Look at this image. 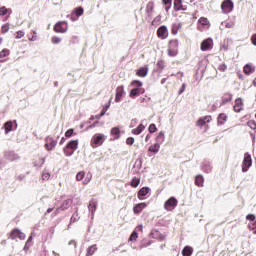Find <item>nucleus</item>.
I'll use <instances>...</instances> for the list:
<instances>
[{
    "mask_svg": "<svg viewBox=\"0 0 256 256\" xmlns=\"http://www.w3.org/2000/svg\"><path fill=\"white\" fill-rule=\"evenodd\" d=\"M131 87H135L130 91V97H137L139 95H141V93H144L143 91V82L139 81V80H134L131 83Z\"/></svg>",
    "mask_w": 256,
    "mask_h": 256,
    "instance_id": "obj_1",
    "label": "nucleus"
},
{
    "mask_svg": "<svg viewBox=\"0 0 256 256\" xmlns=\"http://www.w3.org/2000/svg\"><path fill=\"white\" fill-rule=\"evenodd\" d=\"M77 147H79V140H71L64 148L66 157H71L75 153V150H77Z\"/></svg>",
    "mask_w": 256,
    "mask_h": 256,
    "instance_id": "obj_2",
    "label": "nucleus"
},
{
    "mask_svg": "<svg viewBox=\"0 0 256 256\" xmlns=\"http://www.w3.org/2000/svg\"><path fill=\"white\" fill-rule=\"evenodd\" d=\"M106 137L102 133H96L91 140L92 147L95 149V147H99V145H103L105 143Z\"/></svg>",
    "mask_w": 256,
    "mask_h": 256,
    "instance_id": "obj_3",
    "label": "nucleus"
},
{
    "mask_svg": "<svg viewBox=\"0 0 256 256\" xmlns=\"http://www.w3.org/2000/svg\"><path fill=\"white\" fill-rule=\"evenodd\" d=\"M179 48L178 40H171L168 47V55L169 57H176Z\"/></svg>",
    "mask_w": 256,
    "mask_h": 256,
    "instance_id": "obj_4",
    "label": "nucleus"
},
{
    "mask_svg": "<svg viewBox=\"0 0 256 256\" xmlns=\"http://www.w3.org/2000/svg\"><path fill=\"white\" fill-rule=\"evenodd\" d=\"M178 201L175 199V197H170L165 203H164V209L166 211H173L175 207H177Z\"/></svg>",
    "mask_w": 256,
    "mask_h": 256,
    "instance_id": "obj_5",
    "label": "nucleus"
},
{
    "mask_svg": "<svg viewBox=\"0 0 256 256\" xmlns=\"http://www.w3.org/2000/svg\"><path fill=\"white\" fill-rule=\"evenodd\" d=\"M251 165H253V161L251 160V155L246 153L244 156L243 163H242L243 173H246V171H249V167H251Z\"/></svg>",
    "mask_w": 256,
    "mask_h": 256,
    "instance_id": "obj_6",
    "label": "nucleus"
},
{
    "mask_svg": "<svg viewBox=\"0 0 256 256\" xmlns=\"http://www.w3.org/2000/svg\"><path fill=\"white\" fill-rule=\"evenodd\" d=\"M69 29V26L67 24V22L63 21V22H58L55 26H54V31L56 33H67V30Z\"/></svg>",
    "mask_w": 256,
    "mask_h": 256,
    "instance_id": "obj_7",
    "label": "nucleus"
},
{
    "mask_svg": "<svg viewBox=\"0 0 256 256\" xmlns=\"http://www.w3.org/2000/svg\"><path fill=\"white\" fill-rule=\"evenodd\" d=\"M221 9L223 13H231L233 11V1L224 0L221 4Z\"/></svg>",
    "mask_w": 256,
    "mask_h": 256,
    "instance_id": "obj_8",
    "label": "nucleus"
},
{
    "mask_svg": "<svg viewBox=\"0 0 256 256\" xmlns=\"http://www.w3.org/2000/svg\"><path fill=\"white\" fill-rule=\"evenodd\" d=\"M45 142V148L47 149V151H52V149H55V147H57V141H55L53 137H47L45 139Z\"/></svg>",
    "mask_w": 256,
    "mask_h": 256,
    "instance_id": "obj_9",
    "label": "nucleus"
},
{
    "mask_svg": "<svg viewBox=\"0 0 256 256\" xmlns=\"http://www.w3.org/2000/svg\"><path fill=\"white\" fill-rule=\"evenodd\" d=\"M71 205H73V200L71 199H67L65 200L61 207L57 208L54 212L55 215H57L59 213V211H66V209H69V207H71Z\"/></svg>",
    "mask_w": 256,
    "mask_h": 256,
    "instance_id": "obj_10",
    "label": "nucleus"
},
{
    "mask_svg": "<svg viewBox=\"0 0 256 256\" xmlns=\"http://www.w3.org/2000/svg\"><path fill=\"white\" fill-rule=\"evenodd\" d=\"M10 238L12 239H20V241H23L25 239V234L21 232L19 229L12 230L10 234Z\"/></svg>",
    "mask_w": 256,
    "mask_h": 256,
    "instance_id": "obj_11",
    "label": "nucleus"
},
{
    "mask_svg": "<svg viewBox=\"0 0 256 256\" xmlns=\"http://www.w3.org/2000/svg\"><path fill=\"white\" fill-rule=\"evenodd\" d=\"M213 47V40L208 38L201 43V51H209Z\"/></svg>",
    "mask_w": 256,
    "mask_h": 256,
    "instance_id": "obj_12",
    "label": "nucleus"
},
{
    "mask_svg": "<svg viewBox=\"0 0 256 256\" xmlns=\"http://www.w3.org/2000/svg\"><path fill=\"white\" fill-rule=\"evenodd\" d=\"M123 95H125V90H124L123 86L117 87L116 97H115L116 103L121 102V99H123Z\"/></svg>",
    "mask_w": 256,
    "mask_h": 256,
    "instance_id": "obj_13",
    "label": "nucleus"
},
{
    "mask_svg": "<svg viewBox=\"0 0 256 256\" xmlns=\"http://www.w3.org/2000/svg\"><path fill=\"white\" fill-rule=\"evenodd\" d=\"M157 35L160 39H167L169 32L165 26H161L157 31Z\"/></svg>",
    "mask_w": 256,
    "mask_h": 256,
    "instance_id": "obj_14",
    "label": "nucleus"
},
{
    "mask_svg": "<svg viewBox=\"0 0 256 256\" xmlns=\"http://www.w3.org/2000/svg\"><path fill=\"white\" fill-rule=\"evenodd\" d=\"M45 164V158L44 157H35L33 160V165L34 167H36L37 169H41V167H43V165Z\"/></svg>",
    "mask_w": 256,
    "mask_h": 256,
    "instance_id": "obj_15",
    "label": "nucleus"
},
{
    "mask_svg": "<svg viewBox=\"0 0 256 256\" xmlns=\"http://www.w3.org/2000/svg\"><path fill=\"white\" fill-rule=\"evenodd\" d=\"M234 111L235 113H241L243 111V99L237 98L235 100Z\"/></svg>",
    "mask_w": 256,
    "mask_h": 256,
    "instance_id": "obj_16",
    "label": "nucleus"
},
{
    "mask_svg": "<svg viewBox=\"0 0 256 256\" xmlns=\"http://www.w3.org/2000/svg\"><path fill=\"white\" fill-rule=\"evenodd\" d=\"M88 209L91 212L93 217V215H95V211H97V200L95 199L90 200Z\"/></svg>",
    "mask_w": 256,
    "mask_h": 256,
    "instance_id": "obj_17",
    "label": "nucleus"
},
{
    "mask_svg": "<svg viewBox=\"0 0 256 256\" xmlns=\"http://www.w3.org/2000/svg\"><path fill=\"white\" fill-rule=\"evenodd\" d=\"M5 158L8 159V161H17L19 156L15 152H5Z\"/></svg>",
    "mask_w": 256,
    "mask_h": 256,
    "instance_id": "obj_18",
    "label": "nucleus"
},
{
    "mask_svg": "<svg viewBox=\"0 0 256 256\" xmlns=\"http://www.w3.org/2000/svg\"><path fill=\"white\" fill-rule=\"evenodd\" d=\"M151 189L149 187H143L138 192V199L142 200L143 197H145Z\"/></svg>",
    "mask_w": 256,
    "mask_h": 256,
    "instance_id": "obj_19",
    "label": "nucleus"
},
{
    "mask_svg": "<svg viewBox=\"0 0 256 256\" xmlns=\"http://www.w3.org/2000/svg\"><path fill=\"white\" fill-rule=\"evenodd\" d=\"M145 207H147L146 203H139L133 208V212L137 215V214L141 213V211H143V209H145Z\"/></svg>",
    "mask_w": 256,
    "mask_h": 256,
    "instance_id": "obj_20",
    "label": "nucleus"
},
{
    "mask_svg": "<svg viewBox=\"0 0 256 256\" xmlns=\"http://www.w3.org/2000/svg\"><path fill=\"white\" fill-rule=\"evenodd\" d=\"M147 73H149V68L142 67L139 70H137L136 75H138V77H147Z\"/></svg>",
    "mask_w": 256,
    "mask_h": 256,
    "instance_id": "obj_21",
    "label": "nucleus"
},
{
    "mask_svg": "<svg viewBox=\"0 0 256 256\" xmlns=\"http://www.w3.org/2000/svg\"><path fill=\"white\" fill-rule=\"evenodd\" d=\"M209 121H211V116H205L197 121V125L198 127H203V125H205V123H209Z\"/></svg>",
    "mask_w": 256,
    "mask_h": 256,
    "instance_id": "obj_22",
    "label": "nucleus"
},
{
    "mask_svg": "<svg viewBox=\"0 0 256 256\" xmlns=\"http://www.w3.org/2000/svg\"><path fill=\"white\" fill-rule=\"evenodd\" d=\"M244 73L246 75H251V73H255V67L252 66L251 64H246L244 66Z\"/></svg>",
    "mask_w": 256,
    "mask_h": 256,
    "instance_id": "obj_23",
    "label": "nucleus"
},
{
    "mask_svg": "<svg viewBox=\"0 0 256 256\" xmlns=\"http://www.w3.org/2000/svg\"><path fill=\"white\" fill-rule=\"evenodd\" d=\"M182 255L183 256H191V255H193V248H191V246L184 247V249L182 250Z\"/></svg>",
    "mask_w": 256,
    "mask_h": 256,
    "instance_id": "obj_24",
    "label": "nucleus"
},
{
    "mask_svg": "<svg viewBox=\"0 0 256 256\" xmlns=\"http://www.w3.org/2000/svg\"><path fill=\"white\" fill-rule=\"evenodd\" d=\"M95 251H97V245L94 244L87 248L86 256H92L95 253Z\"/></svg>",
    "mask_w": 256,
    "mask_h": 256,
    "instance_id": "obj_25",
    "label": "nucleus"
},
{
    "mask_svg": "<svg viewBox=\"0 0 256 256\" xmlns=\"http://www.w3.org/2000/svg\"><path fill=\"white\" fill-rule=\"evenodd\" d=\"M159 149H161V144L159 143H155L149 147V151H151V153H159Z\"/></svg>",
    "mask_w": 256,
    "mask_h": 256,
    "instance_id": "obj_26",
    "label": "nucleus"
},
{
    "mask_svg": "<svg viewBox=\"0 0 256 256\" xmlns=\"http://www.w3.org/2000/svg\"><path fill=\"white\" fill-rule=\"evenodd\" d=\"M143 131H145V127L143 126V124H140L136 129L132 130V133L134 135H141Z\"/></svg>",
    "mask_w": 256,
    "mask_h": 256,
    "instance_id": "obj_27",
    "label": "nucleus"
},
{
    "mask_svg": "<svg viewBox=\"0 0 256 256\" xmlns=\"http://www.w3.org/2000/svg\"><path fill=\"white\" fill-rule=\"evenodd\" d=\"M211 169H212L211 163H209V162H204V163L202 164V170H204L205 173H211Z\"/></svg>",
    "mask_w": 256,
    "mask_h": 256,
    "instance_id": "obj_28",
    "label": "nucleus"
},
{
    "mask_svg": "<svg viewBox=\"0 0 256 256\" xmlns=\"http://www.w3.org/2000/svg\"><path fill=\"white\" fill-rule=\"evenodd\" d=\"M203 183H204L203 176L201 175L196 176L195 184L197 185V187H203Z\"/></svg>",
    "mask_w": 256,
    "mask_h": 256,
    "instance_id": "obj_29",
    "label": "nucleus"
},
{
    "mask_svg": "<svg viewBox=\"0 0 256 256\" xmlns=\"http://www.w3.org/2000/svg\"><path fill=\"white\" fill-rule=\"evenodd\" d=\"M5 132L9 133L10 131H13V122L8 121L4 124Z\"/></svg>",
    "mask_w": 256,
    "mask_h": 256,
    "instance_id": "obj_30",
    "label": "nucleus"
},
{
    "mask_svg": "<svg viewBox=\"0 0 256 256\" xmlns=\"http://www.w3.org/2000/svg\"><path fill=\"white\" fill-rule=\"evenodd\" d=\"M0 15H11V9H7L5 6L0 8Z\"/></svg>",
    "mask_w": 256,
    "mask_h": 256,
    "instance_id": "obj_31",
    "label": "nucleus"
},
{
    "mask_svg": "<svg viewBox=\"0 0 256 256\" xmlns=\"http://www.w3.org/2000/svg\"><path fill=\"white\" fill-rule=\"evenodd\" d=\"M225 121H227V115L225 114H220L218 116V125H223V123H225Z\"/></svg>",
    "mask_w": 256,
    "mask_h": 256,
    "instance_id": "obj_32",
    "label": "nucleus"
},
{
    "mask_svg": "<svg viewBox=\"0 0 256 256\" xmlns=\"http://www.w3.org/2000/svg\"><path fill=\"white\" fill-rule=\"evenodd\" d=\"M121 134V130L118 127H114L111 129V135H115L116 139H119V135Z\"/></svg>",
    "mask_w": 256,
    "mask_h": 256,
    "instance_id": "obj_33",
    "label": "nucleus"
},
{
    "mask_svg": "<svg viewBox=\"0 0 256 256\" xmlns=\"http://www.w3.org/2000/svg\"><path fill=\"white\" fill-rule=\"evenodd\" d=\"M182 0H174V7L176 11H181L183 9V6L181 5Z\"/></svg>",
    "mask_w": 256,
    "mask_h": 256,
    "instance_id": "obj_34",
    "label": "nucleus"
},
{
    "mask_svg": "<svg viewBox=\"0 0 256 256\" xmlns=\"http://www.w3.org/2000/svg\"><path fill=\"white\" fill-rule=\"evenodd\" d=\"M198 23H200V25H202L203 27H207V25H209V20H207V18L205 17H201L198 20Z\"/></svg>",
    "mask_w": 256,
    "mask_h": 256,
    "instance_id": "obj_35",
    "label": "nucleus"
},
{
    "mask_svg": "<svg viewBox=\"0 0 256 256\" xmlns=\"http://www.w3.org/2000/svg\"><path fill=\"white\" fill-rule=\"evenodd\" d=\"M72 13L74 15H76V17H81V15H83V8L82 7H78Z\"/></svg>",
    "mask_w": 256,
    "mask_h": 256,
    "instance_id": "obj_36",
    "label": "nucleus"
},
{
    "mask_svg": "<svg viewBox=\"0 0 256 256\" xmlns=\"http://www.w3.org/2000/svg\"><path fill=\"white\" fill-rule=\"evenodd\" d=\"M50 178H51V174L49 172H47V170H44L42 172L43 181H49Z\"/></svg>",
    "mask_w": 256,
    "mask_h": 256,
    "instance_id": "obj_37",
    "label": "nucleus"
},
{
    "mask_svg": "<svg viewBox=\"0 0 256 256\" xmlns=\"http://www.w3.org/2000/svg\"><path fill=\"white\" fill-rule=\"evenodd\" d=\"M76 221H79V213L77 212V210L72 215V217L70 219V223H76Z\"/></svg>",
    "mask_w": 256,
    "mask_h": 256,
    "instance_id": "obj_38",
    "label": "nucleus"
},
{
    "mask_svg": "<svg viewBox=\"0 0 256 256\" xmlns=\"http://www.w3.org/2000/svg\"><path fill=\"white\" fill-rule=\"evenodd\" d=\"M139 183H141V179L134 177L132 179L131 185H132V187H139Z\"/></svg>",
    "mask_w": 256,
    "mask_h": 256,
    "instance_id": "obj_39",
    "label": "nucleus"
},
{
    "mask_svg": "<svg viewBox=\"0 0 256 256\" xmlns=\"http://www.w3.org/2000/svg\"><path fill=\"white\" fill-rule=\"evenodd\" d=\"M83 179H85V172H83V171L78 172L77 175H76V180L77 181H83Z\"/></svg>",
    "mask_w": 256,
    "mask_h": 256,
    "instance_id": "obj_40",
    "label": "nucleus"
},
{
    "mask_svg": "<svg viewBox=\"0 0 256 256\" xmlns=\"http://www.w3.org/2000/svg\"><path fill=\"white\" fill-rule=\"evenodd\" d=\"M231 99H232L231 94H225V95L222 97V102H223V103H229V101H231Z\"/></svg>",
    "mask_w": 256,
    "mask_h": 256,
    "instance_id": "obj_41",
    "label": "nucleus"
},
{
    "mask_svg": "<svg viewBox=\"0 0 256 256\" xmlns=\"http://www.w3.org/2000/svg\"><path fill=\"white\" fill-rule=\"evenodd\" d=\"M162 1H163V4L165 5L166 11H169V9H171V2L173 0H162Z\"/></svg>",
    "mask_w": 256,
    "mask_h": 256,
    "instance_id": "obj_42",
    "label": "nucleus"
},
{
    "mask_svg": "<svg viewBox=\"0 0 256 256\" xmlns=\"http://www.w3.org/2000/svg\"><path fill=\"white\" fill-rule=\"evenodd\" d=\"M51 42H52L54 45H58V43H61V38H59V37H57V36H54V37H52Z\"/></svg>",
    "mask_w": 256,
    "mask_h": 256,
    "instance_id": "obj_43",
    "label": "nucleus"
},
{
    "mask_svg": "<svg viewBox=\"0 0 256 256\" xmlns=\"http://www.w3.org/2000/svg\"><path fill=\"white\" fill-rule=\"evenodd\" d=\"M248 127H250V129H256V122L255 120H250L247 123Z\"/></svg>",
    "mask_w": 256,
    "mask_h": 256,
    "instance_id": "obj_44",
    "label": "nucleus"
},
{
    "mask_svg": "<svg viewBox=\"0 0 256 256\" xmlns=\"http://www.w3.org/2000/svg\"><path fill=\"white\" fill-rule=\"evenodd\" d=\"M137 237H139V234H137V231H134L130 236V241H137Z\"/></svg>",
    "mask_w": 256,
    "mask_h": 256,
    "instance_id": "obj_45",
    "label": "nucleus"
},
{
    "mask_svg": "<svg viewBox=\"0 0 256 256\" xmlns=\"http://www.w3.org/2000/svg\"><path fill=\"white\" fill-rule=\"evenodd\" d=\"M9 24H4L1 28L2 33H9Z\"/></svg>",
    "mask_w": 256,
    "mask_h": 256,
    "instance_id": "obj_46",
    "label": "nucleus"
},
{
    "mask_svg": "<svg viewBox=\"0 0 256 256\" xmlns=\"http://www.w3.org/2000/svg\"><path fill=\"white\" fill-rule=\"evenodd\" d=\"M9 55V50L4 49L0 52V58L7 57Z\"/></svg>",
    "mask_w": 256,
    "mask_h": 256,
    "instance_id": "obj_47",
    "label": "nucleus"
},
{
    "mask_svg": "<svg viewBox=\"0 0 256 256\" xmlns=\"http://www.w3.org/2000/svg\"><path fill=\"white\" fill-rule=\"evenodd\" d=\"M22 37H25V32L20 30L16 33V39H22Z\"/></svg>",
    "mask_w": 256,
    "mask_h": 256,
    "instance_id": "obj_48",
    "label": "nucleus"
},
{
    "mask_svg": "<svg viewBox=\"0 0 256 256\" xmlns=\"http://www.w3.org/2000/svg\"><path fill=\"white\" fill-rule=\"evenodd\" d=\"M155 131H157V126H155V124H150L149 132L150 133H155Z\"/></svg>",
    "mask_w": 256,
    "mask_h": 256,
    "instance_id": "obj_49",
    "label": "nucleus"
},
{
    "mask_svg": "<svg viewBox=\"0 0 256 256\" xmlns=\"http://www.w3.org/2000/svg\"><path fill=\"white\" fill-rule=\"evenodd\" d=\"M249 228L256 235V221L249 225Z\"/></svg>",
    "mask_w": 256,
    "mask_h": 256,
    "instance_id": "obj_50",
    "label": "nucleus"
},
{
    "mask_svg": "<svg viewBox=\"0 0 256 256\" xmlns=\"http://www.w3.org/2000/svg\"><path fill=\"white\" fill-rule=\"evenodd\" d=\"M127 145H133L135 143V139L133 137H129L126 140Z\"/></svg>",
    "mask_w": 256,
    "mask_h": 256,
    "instance_id": "obj_51",
    "label": "nucleus"
},
{
    "mask_svg": "<svg viewBox=\"0 0 256 256\" xmlns=\"http://www.w3.org/2000/svg\"><path fill=\"white\" fill-rule=\"evenodd\" d=\"M157 139H160L161 142L163 143V141H165V134H164L163 132H160V133L158 134Z\"/></svg>",
    "mask_w": 256,
    "mask_h": 256,
    "instance_id": "obj_52",
    "label": "nucleus"
},
{
    "mask_svg": "<svg viewBox=\"0 0 256 256\" xmlns=\"http://www.w3.org/2000/svg\"><path fill=\"white\" fill-rule=\"evenodd\" d=\"M74 130L73 129H69L65 132V137H71V135H73Z\"/></svg>",
    "mask_w": 256,
    "mask_h": 256,
    "instance_id": "obj_53",
    "label": "nucleus"
},
{
    "mask_svg": "<svg viewBox=\"0 0 256 256\" xmlns=\"http://www.w3.org/2000/svg\"><path fill=\"white\" fill-rule=\"evenodd\" d=\"M70 19H71V21H77L79 19V17H77V14H74V12H72L70 15Z\"/></svg>",
    "mask_w": 256,
    "mask_h": 256,
    "instance_id": "obj_54",
    "label": "nucleus"
},
{
    "mask_svg": "<svg viewBox=\"0 0 256 256\" xmlns=\"http://www.w3.org/2000/svg\"><path fill=\"white\" fill-rule=\"evenodd\" d=\"M219 71H227V65L225 64H220L218 67Z\"/></svg>",
    "mask_w": 256,
    "mask_h": 256,
    "instance_id": "obj_55",
    "label": "nucleus"
},
{
    "mask_svg": "<svg viewBox=\"0 0 256 256\" xmlns=\"http://www.w3.org/2000/svg\"><path fill=\"white\" fill-rule=\"evenodd\" d=\"M90 181H91V176H87V177L85 178V180L83 181V184H84V185H89Z\"/></svg>",
    "mask_w": 256,
    "mask_h": 256,
    "instance_id": "obj_56",
    "label": "nucleus"
},
{
    "mask_svg": "<svg viewBox=\"0 0 256 256\" xmlns=\"http://www.w3.org/2000/svg\"><path fill=\"white\" fill-rule=\"evenodd\" d=\"M178 29H177V24H174L173 25V28H172V33H173V35H177V33H178Z\"/></svg>",
    "mask_w": 256,
    "mask_h": 256,
    "instance_id": "obj_57",
    "label": "nucleus"
},
{
    "mask_svg": "<svg viewBox=\"0 0 256 256\" xmlns=\"http://www.w3.org/2000/svg\"><path fill=\"white\" fill-rule=\"evenodd\" d=\"M246 219H248L249 221H255V215L249 214L247 215Z\"/></svg>",
    "mask_w": 256,
    "mask_h": 256,
    "instance_id": "obj_58",
    "label": "nucleus"
},
{
    "mask_svg": "<svg viewBox=\"0 0 256 256\" xmlns=\"http://www.w3.org/2000/svg\"><path fill=\"white\" fill-rule=\"evenodd\" d=\"M186 87H187V85H185V84H182V87H181V89L179 90V95H181L182 93H184L185 92V89H186Z\"/></svg>",
    "mask_w": 256,
    "mask_h": 256,
    "instance_id": "obj_59",
    "label": "nucleus"
},
{
    "mask_svg": "<svg viewBox=\"0 0 256 256\" xmlns=\"http://www.w3.org/2000/svg\"><path fill=\"white\" fill-rule=\"evenodd\" d=\"M98 123H99V121L94 122L92 125L88 126L87 129H93V128L97 127Z\"/></svg>",
    "mask_w": 256,
    "mask_h": 256,
    "instance_id": "obj_60",
    "label": "nucleus"
},
{
    "mask_svg": "<svg viewBox=\"0 0 256 256\" xmlns=\"http://www.w3.org/2000/svg\"><path fill=\"white\" fill-rule=\"evenodd\" d=\"M94 119H101L100 115H96V116H91L90 117V121H93Z\"/></svg>",
    "mask_w": 256,
    "mask_h": 256,
    "instance_id": "obj_61",
    "label": "nucleus"
},
{
    "mask_svg": "<svg viewBox=\"0 0 256 256\" xmlns=\"http://www.w3.org/2000/svg\"><path fill=\"white\" fill-rule=\"evenodd\" d=\"M252 43L253 45H256V34L252 36Z\"/></svg>",
    "mask_w": 256,
    "mask_h": 256,
    "instance_id": "obj_62",
    "label": "nucleus"
},
{
    "mask_svg": "<svg viewBox=\"0 0 256 256\" xmlns=\"http://www.w3.org/2000/svg\"><path fill=\"white\" fill-rule=\"evenodd\" d=\"M29 41H37V35H34L31 38H29Z\"/></svg>",
    "mask_w": 256,
    "mask_h": 256,
    "instance_id": "obj_63",
    "label": "nucleus"
},
{
    "mask_svg": "<svg viewBox=\"0 0 256 256\" xmlns=\"http://www.w3.org/2000/svg\"><path fill=\"white\" fill-rule=\"evenodd\" d=\"M137 231H143V225H139L138 227H136Z\"/></svg>",
    "mask_w": 256,
    "mask_h": 256,
    "instance_id": "obj_64",
    "label": "nucleus"
}]
</instances>
